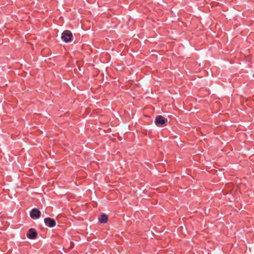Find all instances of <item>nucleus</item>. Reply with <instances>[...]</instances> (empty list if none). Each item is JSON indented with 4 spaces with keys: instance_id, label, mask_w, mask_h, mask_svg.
Returning a JSON list of instances; mask_svg holds the SVG:
<instances>
[{
    "instance_id": "nucleus-1",
    "label": "nucleus",
    "mask_w": 254,
    "mask_h": 254,
    "mask_svg": "<svg viewBox=\"0 0 254 254\" xmlns=\"http://www.w3.org/2000/svg\"><path fill=\"white\" fill-rule=\"evenodd\" d=\"M61 39L65 43H69L72 41L73 36L70 31L66 30L62 33Z\"/></svg>"
},
{
    "instance_id": "nucleus-2",
    "label": "nucleus",
    "mask_w": 254,
    "mask_h": 254,
    "mask_svg": "<svg viewBox=\"0 0 254 254\" xmlns=\"http://www.w3.org/2000/svg\"><path fill=\"white\" fill-rule=\"evenodd\" d=\"M30 216L33 219L39 218L41 216V212L37 208H33L30 212Z\"/></svg>"
},
{
    "instance_id": "nucleus-3",
    "label": "nucleus",
    "mask_w": 254,
    "mask_h": 254,
    "mask_svg": "<svg viewBox=\"0 0 254 254\" xmlns=\"http://www.w3.org/2000/svg\"><path fill=\"white\" fill-rule=\"evenodd\" d=\"M27 237L30 239H35L37 237V233L34 229H30L26 234Z\"/></svg>"
},
{
    "instance_id": "nucleus-4",
    "label": "nucleus",
    "mask_w": 254,
    "mask_h": 254,
    "mask_svg": "<svg viewBox=\"0 0 254 254\" xmlns=\"http://www.w3.org/2000/svg\"><path fill=\"white\" fill-rule=\"evenodd\" d=\"M44 222L47 226L51 228L55 227L56 224L55 221L49 217L45 218Z\"/></svg>"
},
{
    "instance_id": "nucleus-5",
    "label": "nucleus",
    "mask_w": 254,
    "mask_h": 254,
    "mask_svg": "<svg viewBox=\"0 0 254 254\" xmlns=\"http://www.w3.org/2000/svg\"><path fill=\"white\" fill-rule=\"evenodd\" d=\"M167 121V120L162 116H157L156 117L155 123L157 126H159L164 124Z\"/></svg>"
},
{
    "instance_id": "nucleus-6",
    "label": "nucleus",
    "mask_w": 254,
    "mask_h": 254,
    "mask_svg": "<svg viewBox=\"0 0 254 254\" xmlns=\"http://www.w3.org/2000/svg\"><path fill=\"white\" fill-rule=\"evenodd\" d=\"M98 220L101 223H106L108 221V216L105 214H102Z\"/></svg>"
},
{
    "instance_id": "nucleus-7",
    "label": "nucleus",
    "mask_w": 254,
    "mask_h": 254,
    "mask_svg": "<svg viewBox=\"0 0 254 254\" xmlns=\"http://www.w3.org/2000/svg\"><path fill=\"white\" fill-rule=\"evenodd\" d=\"M71 246H73V244L72 242H71Z\"/></svg>"
}]
</instances>
